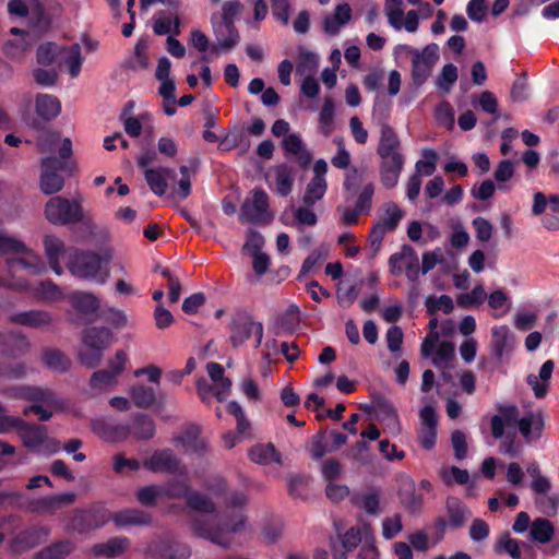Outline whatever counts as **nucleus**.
I'll list each match as a JSON object with an SVG mask.
<instances>
[{"label":"nucleus","instance_id":"09e8293b","mask_svg":"<svg viewBox=\"0 0 559 559\" xmlns=\"http://www.w3.org/2000/svg\"><path fill=\"white\" fill-rule=\"evenodd\" d=\"M421 155L424 158L416 162L414 175L431 176L436 171L438 155L431 148H424Z\"/></svg>","mask_w":559,"mask_h":559},{"label":"nucleus","instance_id":"20e7f679","mask_svg":"<svg viewBox=\"0 0 559 559\" xmlns=\"http://www.w3.org/2000/svg\"><path fill=\"white\" fill-rule=\"evenodd\" d=\"M229 330V341L235 348L243 345L252 335L255 336V348L262 343L264 333L263 324L262 322L254 321L252 312L247 308H238L235 310L230 320Z\"/></svg>","mask_w":559,"mask_h":559},{"label":"nucleus","instance_id":"b1692460","mask_svg":"<svg viewBox=\"0 0 559 559\" xmlns=\"http://www.w3.org/2000/svg\"><path fill=\"white\" fill-rule=\"evenodd\" d=\"M130 547V539L126 536H116L105 543L95 544L92 554L95 557L115 558L122 555Z\"/></svg>","mask_w":559,"mask_h":559},{"label":"nucleus","instance_id":"423d86ee","mask_svg":"<svg viewBox=\"0 0 559 559\" xmlns=\"http://www.w3.org/2000/svg\"><path fill=\"white\" fill-rule=\"evenodd\" d=\"M412 55V79L415 85H423L431 74L433 66L439 60V46L435 43L428 44L421 51L411 49Z\"/></svg>","mask_w":559,"mask_h":559},{"label":"nucleus","instance_id":"338daca9","mask_svg":"<svg viewBox=\"0 0 559 559\" xmlns=\"http://www.w3.org/2000/svg\"><path fill=\"white\" fill-rule=\"evenodd\" d=\"M457 80V68L453 63L443 66L440 75L437 78V86L444 91L450 92L451 87Z\"/></svg>","mask_w":559,"mask_h":559},{"label":"nucleus","instance_id":"5fc2aeb1","mask_svg":"<svg viewBox=\"0 0 559 559\" xmlns=\"http://www.w3.org/2000/svg\"><path fill=\"white\" fill-rule=\"evenodd\" d=\"M365 180V170L359 169L357 167H353L345 176V180L343 182V188L346 193H348L347 199L353 198L357 194L358 189L364 183Z\"/></svg>","mask_w":559,"mask_h":559},{"label":"nucleus","instance_id":"c85d7f7f","mask_svg":"<svg viewBox=\"0 0 559 559\" xmlns=\"http://www.w3.org/2000/svg\"><path fill=\"white\" fill-rule=\"evenodd\" d=\"M44 247L51 270L57 274H62V267L59 262L60 255L64 252V243L55 235H47L44 238Z\"/></svg>","mask_w":559,"mask_h":559},{"label":"nucleus","instance_id":"9b49d317","mask_svg":"<svg viewBox=\"0 0 559 559\" xmlns=\"http://www.w3.org/2000/svg\"><path fill=\"white\" fill-rule=\"evenodd\" d=\"M40 189L45 194H53L62 190L64 179L58 171L64 169V162L53 156L41 160Z\"/></svg>","mask_w":559,"mask_h":559},{"label":"nucleus","instance_id":"13d9d810","mask_svg":"<svg viewBox=\"0 0 559 559\" xmlns=\"http://www.w3.org/2000/svg\"><path fill=\"white\" fill-rule=\"evenodd\" d=\"M318 55L305 49L304 47L299 48V61L297 64V73L299 74H312L318 67Z\"/></svg>","mask_w":559,"mask_h":559},{"label":"nucleus","instance_id":"473e14b6","mask_svg":"<svg viewBox=\"0 0 559 559\" xmlns=\"http://www.w3.org/2000/svg\"><path fill=\"white\" fill-rule=\"evenodd\" d=\"M249 457L252 462L258 464H282L281 453L275 449V447L272 443L257 444L252 447L249 450Z\"/></svg>","mask_w":559,"mask_h":559},{"label":"nucleus","instance_id":"4d7b16f0","mask_svg":"<svg viewBox=\"0 0 559 559\" xmlns=\"http://www.w3.org/2000/svg\"><path fill=\"white\" fill-rule=\"evenodd\" d=\"M487 298V294L481 285H476L471 293L460 294L456 297V304L461 308H469L474 305H480Z\"/></svg>","mask_w":559,"mask_h":559},{"label":"nucleus","instance_id":"a18cd8bd","mask_svg":"<svg viewBox=\"0 0 559 559\" xmlns=\"http://www.w3.org/2000/svg\"><path fill=\"white\" fill-rule=\"evenodd\" d=\"M62 47L55 43L40 44L36 51L37 62L45 67L51 66L57 59H60Z\"/></svg>","mask_w":559,"mask_h":559},{"label":"nucleus","instance_id":"e433bc0d","mask_svg":"<svg viewBox=\"0 0 559 559\" xmlns=\"http://www.w3.org/2000/svg\"><path fill=\"white\" fill-rule=\"evenodd\" d=\"M60 60L68 67L71 78H76L81 72L83 63L81 46L73 44L70 47H62Z\"/></svg>","mask_w":559,"mask_h":559},{"label":"nucleus","instance_id":"f8f14e48","mask_svg":"<svg viewBox=\"0 0 559 559\" xmlns=\"http://www.w3.org/2000/svg\"><path fill=\"white\" fill-rule=\"evenodd\" d=\"M214 35L217 46H212V51L218 53V49L229 51L235 48L240 41V35L235 26V23H225L217 20L216 14L211 17Z\"/></svg>","mask_w":559,"mask_h":559},{"label":"nucleus","instance_id":"393cba45","mask_svg":"<svg viewBox=\"0 0 559 559\" xmlns=\"http://www.w3.org/2000/svg\"><path fill=\"white\" fill-rule=\"evenodd\" d=\"M72 308L83 317H90L99 309L98 298L87 292H73L69 296Z\"/></svg>","mask_w":559,"mask_h":559},{"label":"nucleus","instance_id":"1a4fd4ad","mask_svg":"<svg viewBox=\"0 0 559 559\" xmlns=\"http://www.w3.org/2000/svg\"><path fill=\"white\" fill-rule=\"evenodd\" d=\"M147 552L157 559H188L191 556L190 547L173 537H159L147 546Z\"/></svg>","mask_w":559,"mask_h":559},{"label":"nucleus","instance_id":"0e129e2a","mask_svg":"<svg viewBox=\"0 0 559 559\" xmlns=\"http://www.w3.org/2000/svg\"><path fill=\"white\" fill-rule=\"evenodd\" d=\"M514 170V163L510 159H502L498 163L493 171V178L498 182L497 188L499 190H504L503 183L513 177Z\"/></svg>","mask_w":559,"mask_h":559},{"label":"nucleus","instance_id":"39448f33","mask_svg":"<svg viewBox=\"0 0 559 559\" xmlns=\"http://www.w3.org/2000/svg\"><path fill=\"white\" fill-rule=\"evenodd\" d=\"M45 214L52 224H78L83 219V207L79 200L53 197L46 203Z\"/></svg>","mask_w":559,"mask_h":559},{"label":"nucleus","instance_id":"bf43d9fd","mask_svg":"<svg viewBox=\"0 0 559 559\" xmlns=\"http://www.w3.org/2000/svg\"><path fill=\"white\" fill-rule=\"evenodd\" d=\"M496 552H507L513 559H521L520 544L516 539L510 537L509 533L500 535L499 539L495 545Z\"/></svg>","mask_w":559,"mask_h":559},{"label":"nucleus","instance_id":"de8ad7c7","mask_svg":"<svg viewBox=\"0 0 559 559\" xmlns=\"http://www.w3.org/2000/svg\"><path fill=\"white\" fill-rule=\"evenodd\" d=\"M16 396L23 400L40 404L51 402L53 394L49 390H44L37 386L24 385L17 389Z\"/></svg>","mask_w":559,"mask_h":559},{"label":"nucleus","instance_id":"aec40b11","mask_svg":"<svg viewBox=\"0 0 559 559\" xmlns=\"http://www.w3.org/2000/svg\"><path fill=\"white\" fill-rule=\"evenodd\" d=\"M179 464L171 450H157L144 461L143 466L154 473L173 474L178 471Z\"/></svg>","mask_w":559,"mask_h":559},{"label":"nucleus","instance_id":"864d4df0","mask_svg":"<svg viewBox=\"0 0 559 559\" xmlns=\"http://www.w3.org/2000/svg\"><path fill=\"white\" fill-rule=\"evenodd\" d=\"M531 537L538 543H548L554 535V526L547 519H536L531 526Z\"/></svg>","mask_w":559,"mask_h":559},{"label":"nucleus","instance_id":"5701e85b","mask_svg":"<svg viewBox=\"0 0 559 559\" xmlns=\"http://www.w3.org/2000/svg\"><path fill=\"white\" fill-rule=\"evenodd\" d=\"M555 364L551 359L546 360L540 369L538 377L531 373L526 377V383L532 388L536 399H543L548 393V380L551 378Z\"/></svg>","mask_w":559,"mask_h":559},{"label":"nucleus","instance_id":"37998d69","mask_svg":"<svg viewBox=\"0 0 559 559\" xmlns=\"http://www.w3.org/2000/svg\"><path fill=\"white\" fill-rule=\"evenodd\" d=\"M41 358L48 368L58 372H66L71 366L70 359L59 349H47Z\"/></svg>","mask_w":559,"mask_h":559},{"label":"nucleus","instance_id":"6ab92c4d","mask_svg":"<svg viewBox=\"0 0 559 559\" xmlns=\"http://www.w3.org/2000/svg\"><path fill=\"white\" fill-rule=\"evenodd\" d=\"M16 430L25 448L37 449L48 439L46 426L27 423L20 418Z\"/></svg>","mask_w":559,"mask_h":559},{"label":"nucleus","instance_id":"7c9ffc66","mask_svg":"<svg viewBox=\"0 0 559 559\" xmlns=\"http://www.w3.org/2000/svg\"><path fill=\"white\" fill-rule=\"evenodd\" d=\"M35 106L37 115L46 121L56 118L61 111L60 100L49 94H38Z\"/></svg>","mask_w":559,"mask_h":559},{"label":"nucleus","instance_id":"603ef678","mask_svg":"<svg viewBox=\"0 0 559 559\" xmlns=\"http://www.w3.org/2000/svg\"><path fill=\"white\" fill-rule=\"evenodd\" d=\"M144 177L147 186L154 194L163 197L166 193L168 189V182L166 181V177L163 175L159 168L145 169Z\"/></svg>","mask_w":559,"mask_h":559},{"label":"nucleus","instance_id":"412c9836","mask_svg":"<svg viewBox=\"0 0 559 559\" xmlns=\"http://www.w3.org/2000/svg\"><path fill=\"white\" fill-rule=\"evenodd\" d=\"M111 520L118 527L147 526L152 523V515L140 509H123L116 512Z\"/></svg>","mask_w":559,"mask_h":559},{"label":"nucleus","instance_id":"2eb2a0df","mask_svg":"<svg viewBox=\"0 0 559 559\" xmlns=\"http://www.w3.org/2000/svg\"><path fill=\"white\" fill-rule=\"evenodd\" d=\"M286 157H293L300 168L306 169L312 162V154L307 150L298 133H290L282 141Z\"/></svg>","mask_w":559,"mask_h":559},{"label":"nucleus","instance_id":"58836bf2","mask_svg":"<svg viewBox=\"0 0 559 559\" xmlns=\"http://www.w3.org/2000/svg\"><path fill=\"white\" fill-rule=\"evenodd\" d=\"M163 496L169 499H185L192 492L187 478H173L162 486Z\"/></svg>","mask_w":559,"mask_h":559},{"label":"nucleus","instance_id":"e2e57ef3","mask_svg":"<svg viewBox=\"0 0 559 559\" xmlns=\"http://www.w3.org/2000/svg\"><path fill=\"white\" fill-rule=\"evenodd\" d=\"M328 429H321L318 433L312 436L310 455L314 460H321L331 449L326 443Z\"/></svg>","mask_w":559,"mask_h":559},{"label":"nucleus","instance_id":"9d476101","mask_svg":"<svg viewBox=\"0 0 559 559\" xmlns=\"http://www.w3.org/2000/svg\"><path fill=\"white\" fill-rule=\"evenodd\" d=\"M378 155L381 159L379 167L381 183L385 188L392 189L399 182L405 164V157L402 151L379 153Z\"/></svg>","mask_w":559,"mask_h":559},{"label":"nucleus","instance_id":"f3484780","mask_svg":"<svg viewBox=\"0 0 559 559\" xmlns=\"http://www.w3.org/2000/svg\"><path fill=\"white\" fill-rule=\"evenodd\" d=\"M92 430L107 442H121L129 438L130 429L127 425L115 424L106 419H94Z\"/></svg>","mask_w":559,"mask_h":559},{"label":"nucleus","instance_id":"49530a36","mask_svg":"<svg viewBox=\"0 0 559 559\" xmlns=\"http://www.w3.org/2000/svg\"><path fill=\"white\" fill-rule=\"evenodd\" d=\"M416 262L418 261L415 249L409 245H403L400 252L393 253L389 259V265L391 267V273L396 275L402 272L401 262Z\"/></svg>","mask_w":559,"mask_h":559},{"label":"nucleus","instance_id":"c03bdc74","mask_svg":"<svg viewBox=\"0 0 559 559\" xmlns=\"http://www.w3.org/2000/svg\"><path fill=\"white\" fill-rule=\"evenodd\" d=\"M425 307L427 313L430 316H435L438 311L450 314L454 309L453 300L448 295H441L439 297L429 295L425 300Z\"/></svg>","mask_w":559,"mask_h":559},{"label":"nucleus","instance_id":"dca6fc26","mask_svg":"<svg viewBox=\"0 0 559 559\" xmlns=\"http://www.w3.org/2000/svg\"><path fill=\"white\" fill-rule=\"evenodd\" d=\"M106 521L107 518L103 511L78 510L73 514L70 525L73 531L84 534L102 527Z\"/></svg>","mask_w":559,"mask_h":559},{"label":"nucleus","instance_id":"c756f323","mask_svg":"<svg viewBox=\"0 0 559 559\" xmlns=\"http://www.w3.org/2000/svg\"><path fill=\"white\" fill-rule=\"evenodd\" d=\"M445 508L449 515V526L452 530L462 527L469 515L468 508L456 497H449Z\"/></svg>","mask_w":559,"mask_h":559},{"label":"nucleus","instance_id":"6e6d98bb","mask_svg":"<svg viewBox=\"0 0 559 559\" xmlns=\"http://www.w3.org/2000/svg\"><path fill=\"white\" fill-rule=\"evenodd\" d=\"M372 406L378 418L397 420L399 416L396 409L384 396L380 394L374 396L372 400Z\"/></svg>","mask_w":559,"mask_h":559},{"label":"nucleus","instance_id":"0eeeda50","mask_svg":"<svg viewBox=\"0 0 559 559\" xmlns=\"http://www.w3.org/2000/svg\"><path fill=\"white\" fill-rule=\"evenodd\" d=\"M374 195L373 182H367L357 194L354 207H344L338 205L336 211L342 213L340 223L343 226H353L358 224L359 215H368L372 209V199Z\"/></svg>","mask_w":559,"mask_h":559},{"label":"nucleus","instance_id":"ddd939ff","mask_svg":"<svg viewBox=\"0 0 559 559\" xmlns=\"http://www.w3.org/2000/svg\"><path fill=\"white\" fill-rule=\"evenodd\" d=\"M49 535L50 528L48 526L27 527L11 540L10 547L15 554H22L45 542Z\"/></svg>","mask_w":559,"mask_h":559},{"label":"nucleus","instance_id":"72a5a7b5","mask_svg":"<svg viewBox=\"0 0 559 559\" xmlns=\"http://www.w3.org/2000/svg\"><path fill=\"white\" fill-rule=\"evenodd\" d=\"M276 193L281 197H287L292 193L294 187L295 173L288 164H280L275 167Z\"/></svg>","mask_w":559,"mask_h":559},{"label":"nucleus","instance_id":"ea45409f","mask_svg":"<svg viewBox=\"0 0 559 559\" xmlns=\"http://www.w3.org/2000/svg\"><path fill=\"white\" fill-rule=\"evenodd\" d=\"M72 551L69 540H58L39 550L34 559H63Z\"/></svg>","mask_w":559,"mask_h":559},{"label":"nucleus","instance_id":"69168bd1","mask_svg":"<svg viewBox=\"0 0 559 559\" xmlns=\"http://www.w3.org/2000/svg\"><path fill=\"white\" fill-rule=\"evenodd\" d=\"M75 498L76 496L73 492L47 496V513L55 514L61 508L73 504Z\"/></svg>","mask_w":559,"mask_h":559},{"label":"nucleus","instance_id":"2f4dec72","mask_svg":"<svg viewBox=\"0 0 559 559\" xmlns=\"http://www.w3.org/2000/svg\"><path fill=\"white\" fill-rule=\"evenodd\" d=\"M11 321L24 326L40 328L48 325L51 322V317L46 311L29 310L13 314Z\"/></svg>","mask_w":559,"mask_h":559},{"label":"nucleus","instance_id":"a211bd4d","mask_svg":"<svg viewBox=\"0 0 559 559\" xmlns=\"http://www.w3.org/2000/svg\"><path fill=\"white\" fill-rule=\"evenodd\" d=\"M365 535L364 526H352L344 534H338L342 549L335 543L332 544L333 559H347V554L352 552L362 543Z\"/></svg>","mask_w":559,"mask_h":559},{"label":"nucleus","instance_id":"a19ab883","mask_svg":"<svg viewBox=\"0 0 559 559\" xmlns=\"http://www.w3.org/2000/svg\"><path fill=\"white\" fill-rule=\"evenodd\" d=\"M186 503L190 510L199 513L213 514L216 512V504L214 501L206 495L195 490H192L188 496Z\"/></svg>","mask_w":559,"mask_h":559},{"label":"nucleus","instance_id":"8fccbe9b","mask_svg":"<svg viewBox=\"0 0 559 559\" xmlns=\"http://www.w3.org/2000/svg\"><path fill=\"white\" fill-rule=\"evenodd\" d=\"M130 395L135 406L140 408H150L156 399L154 389L146 385L133 386Z\"/></svg>","mask_w":559,"mask_h":559},{"label":"nucleus","instance_id":"f257e3e1","mask_svg":"<svg viewBox=\"0 0 559 559\" xmlns=\"http://www.w3.org/2000/svg\"><path fill=\"white\" fill-rule=\"evenodd\" d=\"M110 259L108 252L99 254L92 250L72 249L67 259V267L78 278L104 284L109 276L107 265Z\"/></svg>","mask_w":559,"mask_h":559},{"label":"nucleus","instance_id":"680f3d73","mask_svg":"<svg viewBox=\"0 0 559 559\" xmlns=\"http://www.w3.org/2000/svg\"><path fill=\"white\" fill-rule=\"evenodd\" d=\"M163 496L162 486L150 485L140 488L136 491L138 501L146 508L154 507L157 502V498Z\"/></svg>","mask_w":559,"mask_h":559},{"label":"nucleus","instance_id":"a878e982","mask_svg":"<svg viewBox=\"0 0 559 559\" xmlns=\"http://www.w3.org/2000/svg\"><path fill=\"white\" fill-rule=\"evenodd\" d=\"M352 19V8L348 3L338 4L333 15H326L323 19V31L331 36L336 35L340 28L347 24Z\"/></svg>","mask_w":559,"mask_h":559},{"label":"nucleus","instance_id":"3c124183","mask_svg":"<svg viewBox=\"0 0 559 559\" xmlns=\"http://www.w3.org/2000/svg\"><path fill=\"white\" fill-rule=\"evenodd\" d=\"M402 217L403 211L400 206L394 202H388L384 204V217L377 222L391 233L397 228Z\"/></svg>","mask_w":559,"mask_h":559},{"label":"nucleus","instance_id":"4be33fe9","mask_svg":"<svg viewBox=\"0 0 559 559\" xmlns=\"http://www.w3.org/2000/svg\"><path fill=\"white\" fill-rule=\"evenodd\" d=\"M127 426L130 429V436L135 440H150L156 431L154 419L143 413L134 414Z\"/></svg>","mask_w":559,"mask_h":559},{"label":"nucleus","instance_id":"6e6552de","mask_svg":"<svg viewBox=\"0 0 559 559\" xmlns=\"http://www.w3.org/2000/svg\"><path fill=\"white\" fill-rule=\"evenodd\" d=\"M269 195L262 188L253 190L252 201H246L240 207L239 218L241 222L261 224L271 219L269 213Z\"/></svg>","mask_w":559,"mask_h":559},{"label":"nucleus","instance_id":"bb28decb","mask_svg":"<svg viewBox=\"0 0 559 559\" xmlns=\"http://www.w3.org/2000/svg\"><path fill=\"white\" fill-rule=\"evenodd\" d=\"M515 426H518L520 433L528 440L532 431L534 430L537 438L542 436L545 427V418L542 411L530 412L522 418L519 417Z\"/></svg>","mask_w":559,"mask_h":559},{"label":"nucleus","instance_id":"79ce46f5","mask_svg":"<svg viewBox=\"0 0 559 559\" xmlns=\"http://www.w3.org/2000/svg\"><path fill=\"white\" fill-rule=\"evenodd\" d=\"M326 189L328 183L325 179L311 178L306 187L302 203L307 206H312L317 201L324 197Z\"/></svg>","mask_w":559,"mask_h":559},{"label":"nucleus","instance_id":"cd10ccee","mask_svg":"<svg viewBox=\"0 0 559 559\" xmlns=\"http://www.w3.org/2000/svg\"><path fill=\"white\" fill-rule=\"evenodd\" d=\"M5 264L8 271L12 274L21 270H28L32 274H40L46 270L45 262L34 254L26 258H9Z\"/></svg>","mask_w":559,"mask_h":559},{"label":"nucleus","instance_id":"4468645a","mask_svg":"<svg viewBox=\"0 0 559 559\" xmlns=\"http://www.w3.org/2000/svg\"><path fill=\"white\" fill-rule=\"evenodd\" d=\"M497 415L490 419V430L495 439H501L506 427H514L519 417L520 409L515 404H500L497 406Z\"/></svg>","mask_w":559,"mask_h":559},{"label":"nucleus","instance_id":"4c0bfd02","mask_svg":"<svg viewBox=\"0 0 559 559\" xmlns=\"http://www.w3.org/2000/svg\"><path fill=\"white\" fill-rule=\"evenodd\" d=\"M401 151V140L394 129L383 122L380 128V140L377 146V154Z\"/></svg>","mask_w":559,"mask_h":559},{"label":"nucleus","instance_id":"7ed1b4c3","mask_svg":"<svg viewBox=\"0 0 559 559\" xmlns=\"http://www.w3.org/2000/svg\"><path fill=\"white\" fill-rule=\"evenodd\" d=\"M114 334L106 326H90L82 333L83 348L79 352V360L88 368L97 367L104 350L112 343Z\"/></svg>","mask_w":559,"mask_h":559},{"label":"nucleus","instance_id":"052dcab7","mask_svg":"<svg viewBox=\"0 0 559 559\" xmlns=\"http://www.w3.org/2000/svg\"><path fill=\"white\" fill-rule=\"evenodd\" d=\"M365 540L359 549L358 559H378L379 552L374 545V536L369 524H364Z\"/></svg>","mask_w":559,"mask_h":559},{"label":"nucleus","instance_id":"774afa93","mask_svg":"<svg viewBox=\"0 0 559 559\" xmlns=\"http://www.w3.org/2000/svg\"><path fill=\"white\" fill-rule=\"evenodd\" d=\"M360 507L366 511L369 515H376L380 511V496L377 490H370L365 492L359 498Z\"/></svg>","mask_w":559,"mask_h":559},{"label":"nucleus","instance_id":"f704fd0d","mask_svg":"<svg viewBox=\"0 0 559 559\" xmlns=\"http://www.w3.org/2000/svg\"><path fill=\"white\" fill-rule=\"evenodd\" d=\"M491 335L492 353L496 356V358L500 360L504 353H508L512 347V337L510 335V330L508 329L507 325L495 326L491 330Z\"/></svg>","mask_w":559,"mask_h":559},{"label":"nucleus","instance_id":"c9c22d12","mask_svg":"<svg viewBox=\"0 0 559 559\" xmlns=\"http://www.w3.org/2000/svg\"><path fill=\"white\" fill-rule=\"evenodd\" d=\"M200 427L192 424L183 429L181 435L178 437V440L187 450L201 454L205 451L206 447L204 441L200 439Z\"/></svg>","mask_w":559,"mask_h":559},{"label":"nucleus","instance_id":"f03ea898","mask_svg":"<svg viewBox=\"0 0 559 559\" xmlns=\"http://www.w3.org/2000/svg\"><path fill=\"white\" fill-rule=\"evenodd\" d=\"M246 518L241 512L235 513L221 524L214 525L210 521L195 516L191 519L190 525L194 536L210 540L213 544L227 548L230 544L226 533L240 532L245 526Z\"/></svg>","mask_w":559,"mask_h":559}]
</instances>
